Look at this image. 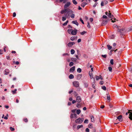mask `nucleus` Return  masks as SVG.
<instances>
[{"label":"nucleus","instance_id":"obj_1","mask_svg":"<svg viewBox=\"0 0 132 132\" xmlns=\"http://www.w3.org/2000/svg\"><path fill=\"white\" fill-rule=\"evenodd\" d=\"M128 114H129V118L130 120H132V111L131 110H128V112L126 113V115H127Z\"/></svg>","mask_w":132,"mask_h":132},{"label":"nucleus","instance_id":"obj_2","mask_svg":"<svg viewBox=\"0 0 132 132\" xmlns=\"http://www.w3.org/2000/svg\"><path fill=\"white\" fill-rule=\"evenodd\" d=\"M83 120L84 119L83 118H79L76 120L75 122L77 123L80 124L83 121Z\"/></svg>","mask_w":132,"mask_h":132},{"label":"nucleus","instance_id":"obj_3","mask_svg":"<svg viewBox=\"0 0 132 132\" xmlns=\"http://www.w3.org/2000/svg\"><path fill=\"white\" fill-rule=\"evenodd\" d=\"M73 85L76 87H79V84L78 81H74L73 82Z\"/></svg>","mask_w":132,"mask_h":132},{"label":"nucleus","instance_id":"obj_4","mask_svg":"<svg viewBox=\"0 0 132 132\" xmlns=\"http://www.w3.org/2000/svg\"><path fill=\"white\" fill-rule=\"evenodd\" d=\"M77 117V115L75 114H71L70 116V118L72 119L73 118L76 119Z\"/></svg>","mask_w":132,"mask_h":132},{"label":"nucleus","instance_id":"obj_5","mask_svg":"<svg viewBox=\"0 0 132 132\" xmlns=\"http://www.w3.org/2000/svg\"><path fill=\"white\" fill-rule=\"evenodd\" d=\"M95 77L96 80H98L99 79H101V80H102L103 79V78L101 75H100L99 76L96 75L95 76Z\"/></svg>","mask_w":132,"mask_h":132},{"label":"nucleus","instance_id":"obj_6","mask_svg":"<svg viewBox=\"0 0 132 132\" xmlns=\"http://www.w3.org/2000/svg\"><path fill=\"white\" fill-rule=\"evenodd\" d=\"M71 4V3L70 2H67L64 5V8L66 9Z\"/></svg>","mask_w":132,"mask_h":132},{"label":"nucleus","instance_id":"obj_7","mask_svg":"<svg viewBox=\"0 0 132 132\" xmlns=\"http://www.w3.org/2000/svg\"><path fill=\"white\" fill-rule=\"evenodd\" d=\"M75 42H70L68 44V46L69 47L72 46L73 45L75 44Z\"/></svg>","mask_w":132,"mask_h":132},{"label":"nucleus","instance_id":"obj_8","mask_svg":"<svg viewBox=\"0 0 132 132\" xmlns=\"http://www.w3.org/2000/svg\"><path fill=\"white\" fill-rule=\"evenodd\" d=\"M77 32V30H72L71 31V35H75L76 34Z\"/></svg>","mask_w":132,"mask_h":132},{"label":"nucleus","instance_id":"obj_9","mask_svg":"<svg viewBox=\"0 0 132 132\" xmlns=\"http://www.w3.org/2000/svg\"><path fill=\"white\" fill-rule=\"evenodd\" d=\"M76 101L77 102H80L81 101V99L80 97L79 96H77L76 98Z\"/></svg>","mask_w":132,"mask_h":132},{"label":"nucleus","instance_id":"obj_10","mask_svg":"<svg viewBox=\"0 0 132 132\" xmlns=\"http://www.w3.org/2000/svg\"><path fill=\"white\" fill-rule=\"evenodd\" d=\"M10 72V71L9 69H6L4 71V73L6 75H7L9 74Z\"/></svg>","mask_w":132,"mask_h":132},{"label":"nucleus","instance_id":"obj_11","mask_svg":"<svg viewBox=\"0 0 132 132\" xmlns=\"http://www.w3.org/2000/svg\"><path fill=\"white\" fill-rule=\"evenodd\" d=\"M117 119L120 121H122V116L120 115L117 117Z\"/></svg>","mask_w":132,"mask_h":132},{"label":"nucleus","instance_id":"obj_12","mask_svg":"<svg viewBox=\"0 0 132 132\" xmlns=\"http://www.w3.org/2000/svg\"><path fill=\"white\" fill-rule=\"evenodd\" d=\"M75 69V67L73 66L71 67L69 71L70 72H73Z\"/></svg>","mask_w":132,"mask_h":132},{"label":"nucleus","instance_id":"obj_13","mask_svg":"<svg viewBox=\"0 0 132 132\" xmlns=\"http://www.w3.org/2000/svg\"><path fill=\"white\" fill-rule=\"evenodd\" d=\"M108 21L107 20L103 21L102 22V24L103 25H105L108 22Z\"/></svg>","mask_w":132,"mask_h":132},{"label":"nucleus","instance_id":"obj_14","mask_svg":"<svg viewBox=\"0 0 132 132\" xmlns=\"http://www.w3.org/2000/svg\"><path fill=\"white\" fill-rule=\"evenodd\" d=\"M89 74L90 76V78L91 79L93 78V75L92 71H89Z\"/></svg>","mask_w":132,"mask_h":132},{"label":"nucleus","instance_id":"obj_15","mask_svg":"<svg viewBox=\"0 0 132 132\" xmlns=\"http://www.w3.org/2000/svg\"><path fill=\"white\" fill-rule=\"evenodd\" d=\"M77 37H76L75 36H73L71 37L70 38V39L72 41H73L75 40H76L77 39Z\"/></svg>","mask_w":132,"mask_h":132},{"label":"nucleus","instance_id":"obj_16","mask_svg":"<svg viewBox=\"0 0 132 132\" xmlns=\"http://www.w3.org/2000/svg\"><path fill=\"white\" fill-rule=\"evenodd\" d=\"M81 74H78L77 76V79L78 80H79L81 78Z\"/></svg>","mask_w":132,"mask_h":132},{"label":"nucleus","instance_id":"obj_17","mask_svg":"<svg viewBox=\"0 0 132 132\" xmlns=\"http://www.w3.org/2000/svg\"><path fill=\"white\" fill-rule=\"evenodd\" d=\"M119 32L122 33L124 32H125V29L123 28L121 29L120 30H119Z\"/></svg>","mask_w":132,"mask_h":132},{"label":"nucleus","instance_id":"obj_18","mask_svg":"<svg viewBox=\"0 0 132 132\" xmlns=\"http://www.w3.org/2000/svg\"><path fill=\"white\" fill-rule=\"evenodd\" d=\"M72 23H73V24H76L77 26H78L79 24L77 22L76 20L73 21H72Z\"/></svg>","mask_w":132,"mask_h":132},{"label":"nucleus","instance_id":"obj_19","mask_svg":"<svg viewBox=\"0 0 132 132\" xmlns=\"http://www.w3.org/2000/svg\"><path fill=\"white\" fill-rule=\"evenodd\" d=\"M74 78V77L73 75H72V74H70L69 75V78L70 79H72L73 78Z\"/></svg>","mask_w":132,"mask_h":132},{"label":"nucleus","instance_id":"obj_20","mask_svg":"<svg viewBox=\"0 0 132 132\" xmlns=\"http://www.w3.org/2000/svg\"><path fill=\"white\" fill-rule=\"evenodd\" d=\"M71 60L72 61L76 62L77 61V59L75 58H71Z\"/></svg>","mask_w":132,"mask_h":132},{"label":"nucleus","instance_id":"obj_21","mask_svg":"<svg viewBox=\"0 0 132 132\" xmlns=\"http://www.w3.org/2000/svg\"><path fill=\"white\" fill-rule=\"evenodd\" d=\"M72 31V29H68L67 30V32H68V33L70 34H71V31Z\"/></svg>","mask_w":132,"mask_h":132},{"label":"nucleus","instance_id":"obj_22","mask_svg":"<svg viewBox=\"0 0 132 132\" xmlns=\"http://www.w3.org/2000/svg\"><path fill=\"white\" fill-rule=\"evenodd\" d=\"M67 10L65 9L64 10H62L61 12V14H63L65 13Z\"/></svg>","mask_w":132,"mask_h":132},{"label":"nucleus","instance_id":"obj_23","mask_svg":"<svg viewBox=\"0 0 132 132\" xmlns=\"http://www.w3.org/2000/svg\"><path fill=\"white\" fill-rule=\"evenodd\" d=\"M109 13L108 16L110 18H112V17L113 16V15L111 14V13L110 12V11H109Z\"/></svg>","mask_w":132,"mask_h":132},{"label":"nucleus","instance_id":"obj_24","mask_svg":"<svg viewBox=\"0 0 132 132\" xmlns=\"http://www.w3.org/2000/svg\"><path fill=\"white\" fill-rule=\"evenodd\" d=\"M87 4L85 2L82 3L81 5V6L84 7Z\"/></svg>","mask_w":132,"mask_h":132},{"label":"nucleus","instance_id":"obj_25","mask_svg":"<svg viewBox=\"0 0 132 132\" xmlns=\"http://www.w3.org/2000/svg\"><path fill=\"white\" fill-rule=\"evenodd\" d=\"M71 53L72 54H74L75 53V51L73 49H71Z\"/></svg>","mask_w":132,"mask_h":132},{"label":"nucleus","instance_id":"obj_26","mask_svg":"<svg viewBox=\"0 0 132 132\" xmlns=\"http://www.w3.org/2000/svg\"><path fill=\"white\" fill-rule=\"evenodd\" d=\"M91 120L92 122H94V118L93 116H92L91 117Z\"/></svg>","mask_w":132,"mask_h":132},{"label":"nucleus","instance_id":"obj_27","mask_svg":"<svg viewBox=\"0 0 132 132\" xmlns=\"http://www.w3.org/2000/svg\"><path fill=\"white\" fill-rule=\"evenodd\" d=\"M107 47H108V49L109 50H111L112 48V47L109 45H107Z\"/></svg>","mask_w":132,"mask_h":132},{"label":"nucleus","instance_id":"obj_28","mask_svg":"<svg viewBox=\"0 0 132 132\" xmlns=\"http://www.w3.org/2000/svg\"><path fill=\"white\" fill-rule=\"evenodd\" d=\"M76 106L78 108H81V105L79 103H78L77 104Z\"/></svg>","mask_w":132,"mask_h":132},{"label":"nucleus","instance_id":"obj_29","mask_svg":"<svg viewBox=\"0 0 132 132\" xmlns=\"http://www.w3.org/2000/svg\"><path fill=\"white\" fill-rule=\"evenodd\" d=\"M16 91H17V89H15L14 90H12V93L13 94H15L16 93Z\"/></svg>","mask_w":132,"mask_h":132},{"label":"nucleus","instance_id":"obj_30","mask_svg":"<svg viewBox=\"0 0 132 132\" xmlns=\"http://www.w3.org/2000/svg\"><path fill=\"white\" fill-rule=\"evenodd\" d=\"M83 127V126L82 125H79L77 127V129H79V128H80L81 127Z\"/></svg>","mask_w":132,"mask_h":132},{"label":"nucleus","instance_id":"obj_31","mask_svg":"<svg viewBox=\"0 0 132 132\" xmlns=\"http://www.w3.org/2000/svg\"><path fill=\"white\" fill-rule=\"evenodd\" d=\"M88 127L90 128H92V124H89L88 126Z\"/></svg>","mask_w":132,"mask_h":132},{"label":"nucleus","instance_id":"obj_32","mask_svg":"<svg viewBox=\"0 0 132 132\" xmlns=\"http://www.w3.org/2000/svg\"><path fill=\"white\" fill-rule=\"evenodd\" d=\"M73 64L74 63H73V62H70L69 64V65L70 67H71L73 65Z\"/></svg>","mask_w":132,"mask_h":132},{"label":"nucleus","instance_id":"obj_33","mask_svg":"<svg viewBox=\"0 0 132 132\" xmlns=\"http://www.w3.org/2000/svg\"><path fill=\"white\" fill-rule=\"evenodd\" d=\"M80 112H81V111L79 109H78V110H77V111L76 112L77 114H79L80 113Z\"/></svg>","mask_w":132,"mask_h":132},{"label":"nucleus","instance_id":"obj_34","mask_svg":"<svg viewBox=\"0 0 132 132\" xmlns=\"http://www.w3.org/2000/svg\"><path fill=\"white\" fill-rule=\"evenodd\" d=\"M81 71V70L80 68H78L77 69V71L79 72H80Z\"/></svg>","mask_w":132,"mask_h":132},{"label":"nucleus","instance_id":"obj_35","mask_svg":"<svg viewBox=\"0 0 132 132\" xmlns=\"http://www.w3.org/2000/svg\"><path fill=\"white\" fill-rule=\"evenodd\" d=\"M68 22V21L67 20L63 24V25L64 26H65L67 24Z\"/></svg>","mask_w":132,"mask_h":132},{"label":"nucleus","instance_id":"obj_36","mask_svg":"<svg viewBox=\"0 0 132 132\" xmlns=\"http://www.w3.org/2000/svg\"><path fill=\"white\" fill-rule=\"evenodd\" d=\"M23 121L25 122H27L28 121V120L27 118H24L23 119Z\"/></svg>","mask_w":132,"mask_h":132},{"label":"nucleus","instance_id":"obj_37","mask_svg":"<svg viewBox=\"0 0 132 132\" xmlns=\"http://www.w3.org/2000/svg\"><path fill=\"white\" fill-rule=\"evenodd\" d=\"M72 2L75 5H76L77 4V2L75 0H73Z\"/></svg>","mask_w":132,"mask_h":132},{"label":"nucleus","instance_id":"obj_38","mask_svg":"<svg viewBox=\"0 0 132 132\" xmlns=\"http://www.w3.org/2000/svg\"><path fill=\"white\" fill-rule=\"evenodd\" d=\"M108 69H109V71L110 72H112V68L111 67H109L108 68Z\"/></svg>","mask_w":132,"mask_h":132},{"label":"nucleus","instance_id":"obj_39","mask_svg":"<svg viewBox=\"0 0 132 132\" xmlns=\"http://www.w3.org/2000/svg\"><path fill=\"white\" fill-rule=\"evenodd\" d=\"M10 129L11 131H14V129L12 128V127H10Z\"/></svg>","mask_w":132,"mask_h":132},{"label":"nucleus","instance_id":"obj_40","mask_svg":"<svg viewBox=\"0 0 132 132\" xmlns=\"http://www.w3.org/2000/svg\"><path fill=\"white\" fill-rule=\"evenodd\" d=\"M86 33V32L85 31H84L83 32H82L80 33V34L81 35H83L85 34Z\"/></svg>","mask_w":132,"mask_h":132},{"label":"nucleus","instance_id":"obj_41","mask_svg":"<svg viewBox=\"0 0 132 132\" xmlns=\"http://www.w3.org/2000/svg\"><path fill=\"white\" fill-rule=\"evenodd\" d=\"M69 15V12H67V13H66L65 15V16L67 18H68V16Z\"/></svg>","mask_w":132,"mask_h":132},{"label":"nucleus","instance_id":"obj_42","mask_svg":"<svg viewBox=\"0 0 132 132\" xmlns=\"http://www.w3.org/2000/svg\"><path fill=\"white\" fill-rule=\"evenodd\" d=\"M110 62L111 64L112 65H113V59H111L110 60Z\"/></svg>","mask_w":132,"mask_h":132},{"label":"nucleus","instance_id":"obj_43","mask_svg":"<svg viewBox=\"0 0 132 132\" xmlns=\"http://www.w3.org/2000/svg\"><path fill=\"white\" fill-rule=\"evenodd\" d=\"M60 2H63V3H65L66 2V0H60Z\"/></svg>","mask_w":132,"mask_h":132},{"label":"nucleus","instance_id":"obj_44","mask_svg":"<svg viewBox=\"0 0 132 132\" xmlns=\"http://www.w3.org/2000/svg\"><path fill=\"white\" fill-rule=\"evenodd\" d=\"M102 88L103 90H105L106 89V88L105 86H103L102 87Z\"/></svg>","mask_w":132,"mask_h":132},{"label":"nucleus","instance_id":"obj_45","mask_svg":"<svg viewBox=\"0 0 132 132\" xmlns=\"http://www.w3.org/2000/svg\"><path fill=\"white\" fill-rule=\"evenodd\" d=\"M73 94L75 96H76L78 95L77 93L76 92H73Z\"/></svg>","mask_w":132,"mask_h":132},{"label":"nucleus","instance_id":"obj_46","mask_svg":"<svg viewBox=\"0 0 132 132\" xmlns=\"http://www.w3.org/2000/svg\"><path fill=\"white\" fill-rule=\"evenodd\" d=\"M13 62L14 63H15L16 65H18L19 64V63L18 61H16L15 62V61H14Z\"/></svg>","mask_w":132,"mask_h":132},{"label":"nucleus","instance_id":"obj_47","mask_svg":"<svg viewBox=\"0 0 132 132\" xmlns=\"http://www.w3.org/2000/svg\"><path fill=\"white\" fill-rule=\"evenodd\" d=\"M107 99L108 100H110V97L109 95H107Z\"/></svg>","mask_w":132,"mask_h":132},{"label":"nucleus","instance_id":"obj_48","mask_svg":"<svg viewBox=\"0 0 132 132\" xmlns=\"http://www.w3.org/2000/svg\"><path fill=\"white\" fill-rule=\"evenodd\" d=\"M131 30H132V26H131V27H130L128 28V31H131Z\"/></svg>","mask_w":132,"mask_h":132},{"label":"nucleus","instance_id":"obj_49","mask_svg":"<svg viewBox=\"0 0 132 132\" xmlns=\"http://www.w3.org/2000/svg\"><path fill=\"white\" fill-rule=\"evenodd\" d=\"M75 15L74 14H72L71 15V17L72 18H74L75 17Z\"/></svg>","mask_w":132,"mask_h":132},{"label":"nucleus","instance_id":"obj_50","mask_svg":"<svg viewBox=\"0 0 132 132\" xmlns=\"http://www.w3.org/2000/svg\"><path fill=\"white\" fill-rule=\"evenodd\" d=\"M87 27L89 28H90V23L89 22H88V24L87 25Z\"/></svg>","mask_w":132,"mask_h":132},{"label":"nucleus","instance_id":"obj_51","mask_svg":"<svg viewBox=\"0 0 132 132\" xmlns=\"http://www.w3.org/2000/svg\"><path fill=\"white\" fill-rule=\"evenodd\" d=\"M88 120L87 119L85 120L84 122L85 123H88Z\"/></svg>","mask_w":132,"mask_h":132},{"label":"nucleus","instance_id":"obj_52","mask_svg":"<svg viewBox=\"0 0 132 132\" xmlns=\"http://www.w3.org/2000/svg\"><path fill=\"white\" fill-rule=\"evenodd\" d=\"M104 82L103 81H100L99 83L101 85H103V84Z\"/></svg>","mask_w":132,"mask_h":132},{"label":"nucleus","instance_id":"obj_53","mask_svg":"<svg viewBox=\"0 0 132 132\" xmlns=\"http://www.w3.org/2000/svg\"><path fill=\"white\" fill-rule=\"evenodd\" d=\"M80 21H81L82 22V23L83 24H84V22L83 20L81 19V18H80Z\"/></svg>","mask_w":132,"mask_h":132},{"label":"nucleus","instance_id":"obj_54","mask_svg":"<svg viewBox=\"0 0 132 132\" xmlns=\"http://www.w3.org/2000/svg\"><path fill=\"white\" fill-rule=\"evenodd\" d=\"M101 56L102 57H103L104 58H106V57L107 56L106 55H101Z\"/></svg>","mask_w":132,"mask_h":132},{"label":"nucleus","instance_id":"obj_55","mask_svg":"<svg viewBox=\"0 0 132 132\" xmlns=\"http://www.w3.org/2000/svg\"><path fill=\"white\" fill-rule=\"evenodd\" d=\"M67 55L68 56L69 54H68L67 53H64L62 54V56H65Z\"/></svg>","mask_w":132,"mask_h":132},{"label":"nucleus","instance_id":"obj_56","mask_svg":"<svg viewBox=\"0 0 132 132\" xmlns=\"http://www.w3.org/2000/svg\"><path fill=\"white\" fill-rule=\"evenodd\" d=\"M66 18L65 17H63L62 19V20L63 21H64L66 20Z\"/></svg>","mask_w":132,"mask_h":132},{"label":"nucleus","instance_id":"obj_57","mask_svg":"<svg viewBox=\"0 0 132 132\" xmlns=\"http://www.w3.org/2000/svg\"><path fill=\"white\" fill-rule=\"evenodd\" d=\"M110 38L111 39H113L114 37V35H112L110 37Z\"/></svg>","mask_w":132,"mask_h":132},{"label":"nucleus","instance_id":"obj_58","mask_svg":"<svg viewBox=\"0 0 132 132\" xmlns=\"http://www.w3.org/2000/svg\"><path fill=\"white\" fill-rule=\"evenodd\" d=\"M97 2H96L95 3L94 5H93V7H95L96 6V5H97Z\"/></svg>","mask_w":132,"mask_h":132},{"label":"nucleus","instance_id":"obj_59","mask_svg":"<svg viewBox=\"0 0 132 132\" xmlns=\"http://www.w3.org/2000/svg\"><path fill=\"white\" fill-rule=\"evenodd\" d=\"M103 2L105 4H106L108 3V2L106 1H104Z\"/></svg>","mask_w":132,"mask_h":132},{"label":"nucleus","instance_id":"obj_60","mask_svg":"<svg viewBox=\"0 0 132 132\" xmlns=\"http://www.w3.org/2000/svg\"><path fill=\"white\" fill-rule=\"evenodd\" d=\"M89 129L88 128H86V132H89Z\"/></svg>","mask_w":132,"mask_h":132},{"label":"nucleus","instance_id":"obj_61","mask_svg":"<svg viewBox=\"0 0 132 132\" xmlns=\"http://www.w3.org/2000/svg\"><path fill=\"white\" fill-rule=\"evenodd\" d=\"M104 3L103 2H102L101 3V6H103L104 5Z\"/></svg>","mask_w":132,"mask_h":132},{"label":"nucleus","instance_id":"obj_62","mask_svg":"<svg viewBox=\"0 0 132 132\" xmlns=\"http://www.w3.org/2000/svg\"><path fill=\"white\" fill-rule=\"evenodd\" d=\"M76 101H75V100H73L72 101V104H74L76 103Z\"/></svg>","mask_w":132,"mask_h":132},{"label":"nucleus","instance_id":"obj_63","mask_svg":"<svg viewBox=\"0 0 132 132\" xmlns=\"http://www.w3.org/2000/svg\"><path fill=\"white\" fill-rule=\"evenodd\" d=\"M88 84L87 83L85 84V87H88Z\"/></svg>","mask_w":132,"mask_h":132},{"label":"nucleus","instance_id":"obj_64","mask_svg":"<svg viewBox=\"0 0 132 132\" xmlns=\"http://www.w3.org/2000/svg\"><path fill=\"white\" fill-rule=\"evenodd\" d=\"M16 15V13L15 12L13 13V17H14Z\"/></svg>","mask_w":132,"mask_h":132}]
</instances>
